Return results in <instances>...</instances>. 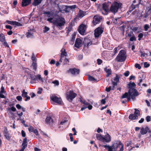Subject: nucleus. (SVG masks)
I'll use <instances>...</instances> for the list:
<instances>
[{
  "mask_svg": "<svg viewBox=\"0 0 151 151\" xmlns=\"http://www.w3.org/2000/svg\"><path fill=\"white\" fill-rule=\"evenodd\" d=\"M102 19V17L98 15H96L94 16L92 23L93 25L95 26L97 24L100 23V21Z\"/></svg>",
  "mask_w": 151,
  "mask_h": 151,
  "instance_id": "nucleus-8",
  "label": "nucleus"
},
{
  "mask_svg": "<svg viewBox=\"0 0 151 151\" xmlns=\"http://www.w3.org/2000/svg\"><path fill=\"white\" fill-rule=\"evenodd\" d=\"M105 148L107 149L108 151H114L115 150L114 148L112 145L111 146H109L107 145H103Z\"/></svg>",
  "mask_w": 151,
  "mask_h": 151,
  "instance_id": "nucleus-25",
  "label": "nucleus"
},
{
  "mask_svg": "<svg viewBox=\"0 0 151 151\" xmlns=\"http://www.w3.org/2000/svg\"><path fill=\"white\" fill-rule=\"evenodd\" d=\"M16 99L19 101H21L22 99V98L21 96H19L16 97Z\"/></svg>",
  "mask_w": 151,
  "mask_h": 151,
  "instance_id": "nucleus-61",
  "label": "nucleus"
},
{
  "mask_svg": "<svg viewBox=\"0 0 151 151\" xmlns=\"http://www.w3.org/2000/svg\"><path fill=\"white\" fill-rule=\"evenodd\" d=\"M112 82L113 86L111 89L112 90H114V89L115 86L117 85V83L118 82H116V81L114 82L113 81H112Z\"/></svg>",
  "mask_w": 151,
  "mask_h": 151,
  "instance_id": "nucleus-43",
  "label": "nucleus"
},
{
  "mask_svg": "<svg viewBox=\"0 0 151 151\" xmlns=\"http://www.w3.org/2000/svg\"><path fill=\"white\" fill-rule=\"evenodd\" d=\"M129 74V71H127L126 72L124 73V75L126 77L128 76Z\"/></svg>",
  "mask_w": 151,
  "mask_h": 151,
  "instance_id": "nucleus-64",
  "label": "nucleus"
},
{
  "mask_svg": "<svg viewBox=\"0 0 151 151\" xmlns=\"http://www.w3.org/2000/svg\"><path fill=\"white\" fill-rule=\"evenodd\" d=\"M43 14L49 18L47 19L48 21L53 23L59 30L63 29L65 24V19L63 17L58 14L53 17V13L50 11L44 12Z\"/></svg>",
  "mask_w": 151,
  "mask_h": 151,
  "instance_id": "nucleus-1",
  "label": "nucleus"
},
{
  "mask_svg": "<svg viewBox=\"0 0 151 151\" xmlns=\"http://www.w3.org/2000/svg\"><path fill=\"white\" fill-rule=\"evenodd\" d=\"M61 56L62 58H63V56H66L67 55V53L65 49L63 48L61 50Z\"/></svg>",
  "mask_w": 151,
  "mask_h": 151,
  "instance_id": "nucleus-29",
  "label": "nucleus"
},
{
  "mask_svg": "<svg viewBox=\"0 0 151 151\" xmlns=\"http://www.w3.org/2000/svg\"><path fill=\"white\" fill-rule=\"evenodd\" d=\"M88 80L91 81H93L96 80L94 77L90 76H88Z\"/></svg>",
  "mask_w": 151,
  "mask_h": 151,
  "instance_id": "nucleus-40",
  "label": "nucleus"
},
{
  "mask_svg": "<svg viewBox=\"0 0 151 151\" xmlns=\"http://www.w3.org/2000/svg\"><path fill=\"white\" fill-rule=\"evenodd\" d=\"M50 30V28L47 27V26H45L44 28V29L43 31L45 33L47 31H48Z\"/></svg>",
  "mask_w": 151,
  "mask_h": 151,
  "instance_id": "nucleus-52",
  "label": "nucleus"
},
{
  "mask_svg": "<svg viewBox=\"0 0 151 151\" xmlns=\"http://www.w3.org/2000/svg\"><path fill=\"white\" fill-rule=\"evenodd\" d=\"M14 25L19 26H20L22 25V24H20L19 22L16 21H14Z\"/></svg>",
  "mask_w": 151,
  "mask_h": 151,
  "instance_id": "nucleus-48",
  "label": "nucleus"
},
{
  "mask_svg": "<svg viewBox=\"0 0 151 151\" xmlns=\"http://www.w3.org/2000/svg\"><path fill=\"white\" fill-rule=\"evenodd\" d=\"M83 43L84 45V47H88L90 46L92 44V42L91 40L88 38H85L83 41Z\"/></svg>",
  "mask_w": 151,
  "mask_h": 151,
  "instance_id": "nucleus-12",
  "label": "nucleus"
},
{
  "mask_svg": "<svg viewBox=\"0 0 151 151\" xmlns=\"http://www.w3.org/2000/svg\"><path fill=\"white\" fill-rule=\"evenodd\" d=\"M102 63V61L101 60L98 59L97 60V63L98 65H100Z\"/></svg>",
  "mask_w": 151,
  "mask_h": 151,
  "instance_id": "nucleus-57",
  "label": "nucleus"
},
{
  "mask_svg": "<svg viewBox=\"0 0 151 151\" xmlns=\"http://www.w3.org/2000/svg\"><path fill=\"white\" fill-rule=\"evenodd\" d=\"M45 122L47 124H51L53 123V121L50 116H47L45 119Z\"/></svg>",
  "mask_w": 151,
  "mask_h": 151,
  "instance_id": "nucleus-24",
  "label": "nucleus"
},
{
  "mask_svg": "<svg viewBox=\"0 0 151 151\" xmlns=\"http://www.w3.org/2000/svg\"><path fill=\"white\" fill-rule=\"evenodd\" d=\"M27 138H25L23 139V143L22 144V146L26 145L27 146Z\"/></svg>",
  "mask_w": 151,
  "mask_h": 151,
  "instance_id": "nucleus-38",
  "label": "nucleus"
},
{
  "mask_svg": "<svg viewBox=\"0 0 151 151\" xmlns=\"http://www.w3.org/2000/svg\"><path fill=\"white\" fill-rule=\"evenodd\" d=\"M139 3L135 5H134L133 4H132L131 7V8L132 9V10H133L136 8H138L139 7Z\"/></svg>",
  "mask_w": 151,
  "mask_h": 151,
  "instance_id": "nucleus-34",
  "label": "nucleus"
},
{
  "mask_svg": "<svg viewBox=\"0 0 151 151\" xmlns=\"http://www.w3.org/2000/svg\"><path fill=\"white\" fill-rule=\"evenodd\" d=\"M104 28L102 26H100L96 28L94 31V35L96 38H98L101 35L104 31Z\"/></svg>",
  "mask_w": 151,
  "mask_h": 151,
  "instance_id": "nucleus-5",
  "label": "nucleus"
},
{
  "mask_svg": "<svg viewBox=\"0 0 151 151\" xmlns=\"http://www.w3.org/2000/svg\"><path fill=\"white\" fill-rule=\"evenodd\" d=\"M31 2V0H23L22 6H26L29 4Z\"/></svg>",
  "mask_w": 151,
  "mask_h": 151,
  "instance_id": "nucleus-22",
  "label": "nucleus"
},
{
  "mask_svg": "<svg viewBox=\"0 0 151 151\" xmlns=\"http://www.w3.org/2000/svg\"><path fill=\"white\" fill-rule=\"evenodd\" d=\"M68 7L70 11L71 9L72 10L76 8V5H74L72 6H68Z\"/></svg>",
  "mask_w": 151,
  "mask_h": 151,
  "instance_id": "nucleus-42",
  "label": "nucleus"
},
{
  "mask_svg": "<svg viewBox=\"0 0 151 151\" xmlns=\"http://www.w3.org/2000/svg\"><path fill=\"white\" fill-rule=\"evenodd\" d=\"M33 33L31 32H28L27 34V38H31L33 37Z\"/></svg>",
  "mask_w": 151,
  "mask_h": 151,
  "instance_id": "nucleus-36",
  "label": "nucleus"
},
{
  "mask_svg": "<svg viewBox=\"0 0 151 151\" xmlns=\"http://www.w3.org/2000/svg\"><path fill=\"white\" fill-rule=\"evenodd\" d=\"M52 83H53L55 84V86H58L59 85V81L57 80H55L54 81H53L52 82Z\"/></svg>",
  "mask_w": 151,
  "mask_h": 151,
  "instance_id": "nucleus-44",
  "label": "nucleus"
},
{
  "mask_svg": "<svg viewBox=\"0 0 151 151\" xmlns=\"http://www.w3.org/2000/svg\"><path fill=\"white\" fill-rule=\"evenodd\" d=\"M70 11V10L69 9V8L68 6H66V7L65 8V9L64 11V12H65L66 13H68Z\"/></svg>",
  "mask_w": 151,
  "mask_h": 151,
  "instance_id": "nucleus-51",
  "label": "nucleus"
},
{
  "mask_svg": "<svg viewBox=\"0 0 151 151\" xmlns=\"http://www.w3.org/2000/svg\"><path fill=\"white\" fill-rule=\"evenodd\" d=\"M81 102H82L83 104H84V105H88V104H89L87 102H86L84 100L82 101L81 100Z\"/></svg>",
  "mask_w": 151,
  "mask_h": 151,
  "instance_id": "nucleus-59",
  "label": "nucleus"
},
{
  "mask_svg": "<svg viewBox=\"0 0 151 151\" xmlns=\"http://www.w3.org/2000/svg\"><path fill=\"white\" fill-rule=\"evenodd\" d=\"M86 12L79 10L78 15L80 17H83L86 15Z\"/></svg>",
  "mask_w": 151,
  "mask_h": 151,
  "instance_id": "nucleus-31",
  "label": "nucleus"
},
{
  "mask_svg": "<svg viewBox=\"0 0 151 151\" xmlns=\"http://www.w3.org/2000/svg\"><path fill=\"white\" fill-rule=\"evenodd\" d=\"M146 119L147 122H148L151 120V118L150 116H147L146 118Z\"/></svg>",
  "mask_w": 151,
  "mask_h": 151,
  "instance_id": "nucleus-54",
  "label": "nucleus"
},
{
  "mask_svg": "<svg viewBox=\"0 0 151 151\" xmlns=\"http://www.w3.org/2000/svg\"><path fill=\"white\" fill-rule=\"evenodd\" d=\"M42 91V89L41 88H38V90L37 92V93L39 94H41Z\"/></svg>",
  "mask_w": 151,
  "mask_h": 151,
  "instance_id": "nucleus-55",
  "label": "nucleus"
},
{
  "mask_svg": "<svg viewBox=\"0 0 151 151\" xmlns=\"http://www.w3.org/2000/svg\"><path fill=\"white\" fill-rule=\"evenodd\" d=\"M122 4L120 2H115L111 5L110 9V12H111L114 14H115L118 11V10L121 8Z\"/></svg>",
  "mask_w": 151,
  "mask_h": 151,
  "instance_id": "nucleus-2",
  "label": "nucleus"
},
{
  "mask_svg": "<svg viewBox=\"0 0 151 151\" xmlns=\"http://www.w3.org/2000/svg\"><path fill=\"white\" fill-rule=\"evenodd\" d=\"M111 141V137L110 135L107 133V135L105 137H104L103 142H109Z\"/></svg>",
  "mask_w": 151,
  "mask_h": 151,
  "instance_id": "nucleus-21",
  "label": "nucleus"
},
{
  "mask_svg": "<svg viewBox=\"0 0 151 151\" xmlns=\"http://www.w3.org/2000/svg\"><path fill=\"white\" fill-rule=\"evenodd\" d=\"M136 86V84L134 82L130 83L127 84V87L130 89H134Z\"/></svg>",
  "mask_w": 151,
  "mask_h": 151,
  "instance_id": "nucleus-23",
  "label": "nucleus"
},
{
  "mask_svg": "<svg viewBox=\"0 0 151 151\" xmlns=\"http://www.w3.org/2000/svg\"><path fill=\"white\" fill-rule=\"evenodd\" d=\"M102 8L103 10L105 12V13L104 14V15H106L108 13L110 12L109 8V6L108 4L106 3H104L102 5ZM102 14H104L103 12Z\"/></svg>",
  "mask_w": 151,
  "mask_h": 151,
  "instance_id": "nucleus-14",
  "label": "nucleus"
},
{
  "mask_svg": "<svg viewBox=\"0 0 151 151\" xmlns=\"http://www.w3.org/2000/svg\"><path fill=\"white\" fill-rule=\"evenodd\" d=\"M76 96L77 94L76 93L73 91H70L67 94V99L69 101L71 102Z\"/></svg>",
  "mask_w": 151,
  "mask_h": 151,
  "instance_id": "nucleus-6",
  "label": "nucleus"
},
{
  "mask_svg": "<svg viewBox=\"0 0 151 151\" xmlns=\"http://www.w3.org/2000/svg\"><path fill=\"white\" fill-rule=\"evenodd\" d=\"M42 0H34L32 4L35 6H37L40 4Z\"/></svg>",
  "mask_w": 151,
  "mask_h": 151,
  "instance_id": "nucleus-27",
  "label": "nucleus"
},
{
  "mask_svg": "<svg viewBox=\"0 0 151 151\" xmlns=\"http://www.w3.org/2000/svg\"><path fill=\"white\" fill-rule=\"evenodd\" d=\"M104 70L106 73H107V74L106 75V77H109L110 75L111 74V69H108L107 68H105L104 69Z\"/></svg>",
  "mask_w": 151,
  "mask_h": 151,
  "instance_id": "nucleus-26",
  "label": "nucleus"
},
{
  "mask_svg": "<svg viewBox=\"0 0 151 151\" xmlns=\"http://www.w3.org/2000/svg\"><path fill=\"white\" fill-rule=\"evenodd\" d=\"M86 28V25L81 24L79 27L78 31L81 35H83L85 33Z\"/></svg>",
  "mask_w": 151,
  "mask_h": 151,
  "instance_id": "nucleus-9",
  "label": "nucleus"
},
{
  "mask_svg": "<svg viewBox=\"0 0 151 151\" xmlns=\"http://www.w3.org/2000/svg\"><path fill=\"white\" fill-rule=\"evenodd\" d=\"M6 22L8 24L14 25V21L7 20L6 21Z\"/></svg>",
  "mask_w": 151,
  "mask_h": 151,
  "instance_id": "nucleus-50",
  "label": "nucleus"
},
{
  "mask_svg": "<svg viewBox=\"0 0 151 151\" xmlns=\"http://www.w3.org/2000/svg\"><path fill=\"white\" fill-rule=\"evenodd\" d=\"M36 78H37V81H38V80L41 81L42 82H44V80L41 77V76L38 74L36 75Z\"/></svg>",
  "mask_w": 151,
  "mask_h": 151,
  "instance_id": "nucleus-35",
  "label": "nucleus"
},
{
  "mask_svg": "<svg viewBox=\"0 0 151 151\" xmlns=\"http://www.w3.org/2000/svg\"><path fill=\"white\" fill-rule=\"evenodd\" d=\"M126 58V54L124 50H121L119 54L117 56L115 60L118 62H124Z\"/></svg>",
  "mask_w": 151,
  "mask_h": 151,
  "instance_id": "nucleus-3",
  "label": "nucleus"
},
{
  "mask_svg": "<svg viewBox=\"0 0 151 151\" xmlns=\"http://www.w3.org/2000/svg\"><path fill=\"white\" fill-rule=\"evenodd\" d=\"M21 134L22 137H25L26 136V133L23 130H22L21 131Z\"/></svg>",
  "mask_w": 151,
  "mask_h": 151,
  "instance_id": "nucleus-60",
  "label": "nucleus"
},
{
  "mask_svg": "<svg viewBox=\"0 0 151 151\" xmlns=\"http://www.w3.org/2000/svg\"><path fill=\"white\" fill-rule=\"evenodd\" d=\"M112 145L115 150V149H117L118 147H121L122 145L123 146V149H124V145L120 141H118L116 143H114Z\"/></svg>",
  "mask_w": 151,
  "mask_h": 151,
  "instance_id": "nucleus-16",
  "label": "nucleus"
},
{
  "mask_svg": "<svg viewBox=\"0 0 151 151\" xmlns=\"http://www.w3.org/2000/svg\"><path fill=\"white\" fill-rule=\"evenodd\" d=\"M30 77L32 80L34 81L35 82L37 81L36 76L31 75Z\"/></svg>",
  "mask_w": 151,
  "mask_h": 151,
  "instance_id": "nucleus-39",
  "label": "nucleus"
},
{
  "mask_svg": "<svg viewBox=\"0 0 151 151\" xmlns=\"http://www.w3.org/2000/svg\"><path fill=\"white\" fill-rule=\"evenodd\" d=\"M32 60L33 61V62H35L36 61V57L35 56L34 53H32Z\"/></svg>",
  "mask_w": 151,
  "mask_h": 151,
  "instance_id": "nucleus-47",
  "label": "nucleus"
},
{
  "mask_svg": "<svg viewBox=\"0 0 151 151\" xmlns=\"http://www.w3.org/2000/svg\"><path fill=\"white\" fill-rule=\"evenodd\" d=\"M66 6L65 5H62V6H60V7H58V9L59 11V12L63 13V11H64L65 8L66 7Z\"/></svg>",
  "mask_w": 151,
  "mask_h": 151,
  "instance_id": "nucleus-30",
  "label": "nucleus"
},
{
  "mask_svg": "<svg viewBox=\"0 0 151 151\" xmlns=\"http://www.w3.org/2000/svg\"><path fill=\"white\" fill-rule=\"evenodd\" d=\"M121 98L122 99L127 98L128 101H130L131 98L129 94L128 93V92L127 93V92H125L122 95L121 97Z\"/></svg>",
  "mask_w": 151,
  "mask_h": 151,
  "instance_id": "nucleus-19",
  "label": "nucleus"
},
{
  "mask_svg": "<svg viewBox=\"0 0 151 151\" xmlns=\"http://www.w3.org/2000/svg\"><path fill=\"white\" fill-rule=\"evenodd\" d=\"M72 26L71 25L68 26V27L66 28V29H67L66 33H67V36H68L69 33L71 31L72 29Z\"/></svg>",
  "mask_w": 151,
  "mask_h": 151,
  "instance_id": "nucleus-33",
  "label": "nucleus"
},
{
  "mask_svg": "<svg viewBox=\"0 0 151 151\" xmlns=\"http://www.w3.org/2000/svg\"><path fill=\"white\" fill-rule=\"evenodd\" d=\"M28 129L30 133H34L36 135H38V132L37 130L36 129L34 128L33 127H30L28 128Z\"/></svg>",
  "mask_w": 151,
  "mask_h": 151,
  "instance_id": "nucleus-18",
  "label": "nucleus"
},
{
  "mask_svg": "<svg viewBox=\"0 0 151 151\" xmlns=\"http://www.w3.org/2000/svg\"><path fill=\"white\" fill-rule=\"evenodd\" d=\"M143 34L142 33H140L138 36V40L139 41H140L141 39L143 37Z\"/></svg>",
  "mask_w": 151,
  "mask_h": 151,
  "instance_id": "nucleus-46",
  "label": "nucleus"
},
{
  "mask_svg": "<svg viewBox=\"0 0 151 151\" xmlns=\"http://www.w3.org/2000/svg\"><path fill=\"white\" fill-rule=\"evenodd\" d=\"M22 96L24 97H27V93L26 91H25V90L24 89L22 90Z\"/></svg>",
  "mask_w": 151,
  "mask_h": 151,
  "instance_id": "nucleus-37",
  "label": "nucleus"
},
{
  "mask_svg": "<svg viewBox=\"0 0 151 151\" xmlns=\"http://www.w3.org/2000/svg\"><path fill=\"white\" fill-rule=\"evenodd\" d=\"M50 98L52 101L58 104H60L62 103V101L61 99L60 98L58 97L55 95H52L50 96Z\"/></svg>",
  "mask_w": 151,
  "mask_h": 151,
  "instance_id": "nucleus-10",
  "label": "nucleus"
},
{
  "mask_svg": "<svg viewBox=\"0 0 151 151\" xmlns=\"http://www.w3.org/2000/svg\"><path fill=\"white\" fill-rule=\"evenodd\" d=\"M32 66L34 69L36 70L37 68V64L35 62H33Z\"/></svg>",
  "mask_w": 151,
  "mask_h": 151,
  "instance_id": "nucleus-49",
  "label": "nucleus"
},
{
  "mask_svg": "<svg viewBox=\"0 0 151 151\" xmlns=\"http://www.w3.org/2000/svg\"><path fill=\"white\" fill-rule=\"evenodd\" d=\"M150 65L149 64L147 63V62H145L144 63V67L145 68H147L149 67Z\"/></svg>",
  "mask_w": 151,
  "mask_h": 151,
  "instance_id": "nucleus-56",
  "label": "nucleus"
},
{
  "mask_svg": "<svg viewBox=\"0 0 151 151\" xmlns=\"http://www.w3.org/2000/svg\"><path fill=\"white\" fill-rule=\"evenodd\" d=\"M82 45V42L80 38H77L75 41L74 45L78 48H79Z\"/></svg>",
  "mask_w": 151,
  "mask_h": 151,
  "instance_id": "nucleus-13",
  "label": "nucleus"
},
{
  "mask_svg": "<svg viewBox=\"0 0 151 151\" xmlns=\"http://www.w3.org/2000/svg\"><path fill=\"white\" fill-rule=\"evenodd\" d=\"M96 137L97 139L99 140L103 141L104 139V137L102 136L101 135L97 134L96 135Z\"/></svg>",
  "mask_w": 151,
  "mask_h": 151,
  "instance_id": "nucleus-32",
  "label": "nucleus"
},
{
  "mask_svg": "<svg viewBox=\"0 0 151 151\" xmlns=\"http://www.w3.org/2000/svg\"><path fill=\"white\" fill-rule=\"evenodd\" d=\"M122 76V75L121 74L118 75L117 74H116V76L114 79V81L116 82H119V78Z\"/></svg>",
  "mask_w": 151,
  "mask_h": 151,
  "instance_id": "nucleus-28",
  "label": "nucleus"
},
{
  "mask_svg": "<svg viewBox=\"0 0 151 151\" xmlns=\"http://www.w3.org/2000/svg\"><path fill=\"white\" fill-rule=\"evenodd\" d=\"M135 112L134 114H131L129 116L130 119L134 120L137 119L140 116L139 111L136 109H134Z\"/></svg>",
  "mask_w": 151,
  "mask_h": 151,
  "instance_id": "nucleus-7",
  "label": "nucleus"
},
{
  "mask_svg": "<svg viewBox=\"0 0 151 151\" xmlns=\"http://www.w3.org/2000/svg\"><path fill=\"white\" fill-rule=\"evenodd\" d=\"M149 128L146 127L145 128H142L141 129L140 132L142 135H144L146 134L148 132Z\"/></svg>",
  "mask_w": 151,
  "mask_h": 151,
  "instance_id": "nucleus-20",
  "label": "nucleus"
},
{
  "mask_svg": "<svg viewBox=\"0 0 151 151\" xmlns=\"http://www.w3.org/2000/svg\"><path fill=\"white\" fill-rule=\"evenodd\" d=\"M22 147L19 151H24L25 148L27 147L26 145L22 146Z\"/></svg>",
  "mask_w": 151,
  "mask_h": 151,
  "instance_id": "nucleus-63",
  "label": "nucleus"
},
{
  "mask_svg": "<svg viewBox=\"0 0 151 151\" xmlns=\"http://www.w3.org/2000/svg\"><path fill=\"white\" fill-rule=\"evenodd\" d=\"M80 70H79L75 68L70 69L68 71V73H70L73 75L78 74Z\"/></svg>",
  "mask_w": 151,
  "mask_h": 151,
  "instance_id": "nucleus-15",
  "label": "nucleus"
},
{
  "mask_svg": "<svg viewBox=\"0 0 151 151\" xmlns=\"http://www.w3.org/2000/svg\"><path fill=\"white\" fill-rule=\"evenodd\" d=\"M149 28V27L148 24H145L144 26V29L145 31H147L148 29Z\"/></svg>",
  "mask_w": 151,
  "mask_h": 151,
  "instance_id": "nucleus-58",
  "label": "nucleus"
},
{
  "mask_svg": "<svg viewBox=\"0 0 151 151\" xmlns=\"http://www.w3.org/2000/svg\"><path fill=\"white\" fill-rule=\"evenodd\" d=\"M135 67L136 68H138L139 69H140L141 68V66L140 65L137 63L135 64Z\"/></svg>",
  "mask_w": 151,
  "mask_h": 151,
  "instance_id": "nucleus-53",
  "label": "nucleus"
},
{
  "mask_svg": "<svg viewBox=\"0 0 151 151\" xmlns=\"http://www.w3.org/2000/svg\"><path fill=\"white\" fill-rule=\"evenodd\" d=\"M130 41H134L136 40V38L134 35L133 34L132 36L130 37Z\"/></svg>",
  "mask_w": 151,
  "mask_h": 151,
  "instance_id": "nucleus-41",
  "label": "nucleus"
},
{
  "mask_svg": "<svg viewBox=\"0 0 151 151\" xmlns=\"http://www.w3.org/2000/svg\"><path fill=\"white\" fill-rule=\"evenodd\" d=\"M3 133L4 137H5L6 139L8 140H9L11 139V136H10L9 134V133L8 131L6 128H4V130L3 131Z\"/></svg>",
  "mask_w": 151,
  "mask_h": 151,
  "instance_id": "nucleus-17",
  "label": "nucleus"
},
{
  "mask_svg": "<svg viewBox=\"0 0 151 151\" xmlns=\"http://www.w3.org/2000/svg\"><path fill=\"white\" fill-rule=\"evenodd\" d=\"M0 41L5 47H9V46L6 41L4 35L2 33L0 34Z\"/></svg>",
  "mask_w": 151,
  "mask_h": 151,
  "instance_id": "nucleus-11",
  "label": "nucleus"
},
{
  "mask_svg": "<svg viewBox=\"0 0 151 151\" xmlns=\"http://www.w3.org/2000/svg\"><path fill=\"white\" fill-rule=\"evenodd\" d=\"M0 93H6V91H5L4 88L3 86H1V91H0Z\"/></svg>",
  "mask_w": 151,
  "mask_h": 151,
  "instance_id": "nucleus-45",
  "label": "nucleus"
},
{
  "mask_svg": "<svg viewBox=\"0 0 151 151\" xmlns=\"http://www.w3.org/2000/svg\"><path fill=\"white\" fill-rule=\"evenodd\" d=\"M65 56H63V58H62L61 57V56H60V61L61 62H63V61H64V60H65V58H66V57H65Z\"/></svg>",
  "mask_w": 151,
  "mask_h": 151,
  "instance_id": "nucleus-62",
  "label": "nucleus"
},
{
  "mask_svg": "<svg viewBox=\"0 0 151 151\" xmlns=\"http://www.w3.org/2000/svg\"><path fill=\"white\" fill-rule=\"evenodd\" d=\"M128 93L131 98L133 101L135 100L136 96L139 95V92L135 89H129Z\"/></svg>",
  "mask_w": 151,
  "mask_h": 151,
  "instance_id": "nucleus-4",
  "label": "nucleus"
}]
</instances>
